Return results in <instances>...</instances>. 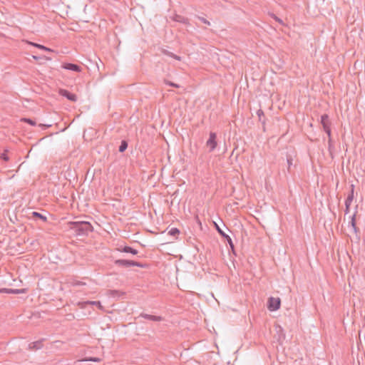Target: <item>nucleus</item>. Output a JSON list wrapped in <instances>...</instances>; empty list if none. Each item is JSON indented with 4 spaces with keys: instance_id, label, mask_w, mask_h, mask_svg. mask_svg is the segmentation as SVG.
<instances>
[{
    "instance_id": "obj_6",
    "label": "nucleus",
    "mask_w": 365,
    "mask_h": 365,
    "mask_svg": "<svg viewBox=\"0 0 365 365\" xmlns=\"http://www.w3.org/2000/svg\"><path fill=\"white\" fill-rule=\"evenodd\" d=\"M58 93L61 96L66 98L68 100L72 102H76L77 101L76 95L69 92L66 89H60Z\"/></svg>"
},
{
    "instance_id": "obj_18",
    "label": "nucleus",
    "mask_w": 365,
    "mask_h": 365,
    "mask_svg": "<svg viewBox=\"0 0 365 365\" xmlns=\"http://www.w3.org/2000/svg\"><path fill=\"white\" fill-rule=\"evenodd\" d=\"M29 43L32 45L34 47H36V48H38L39 49H41V50H44V51H50V52H53V51L51 48L44 46L43 45L38 44L37 43L29 42Z\"/></svg>"
},
{
    "instance_id": "obj_1",
    "label": "nucleus",
    "mask_w": 365,
    "mask_h": 365,
    "mask_svg": "<svg viewBox=\"0 0 365 365\" xmlns=\"http://www.w3.org/2000/svg\"><path fill=\"white\" fill-rule=\"evenodd\" d=\"M69 230L79 237H86L93 231L92 225L87 221H71L68 222Z\"/></svg>"
},
{
    "instance_id": "obj_21",
    "label": "nucleus",
    "mask_w": 365,
    "mask_h": 365,
    "mask_svg": "<svg viewBox=\"0 0 365 365\" xmlns=\"http://www.w3.org/2000/svg\"><path fill=\"white\" fill-rule=\"evenodd\" d=\"M128 148V142L125 140H123L120 143V145L118 148V151L120 153H123Z\"/></svg>"
},
{
    "instance_id": "obj_8",
    "label": "nucleus",
    "mask_w": 365,
    "mask_h": 365,
    "mask_svg": "<svg viewBox=\"0 0 365 365\" xmlns=\"http://www.w3.org/2000/svg\"><path fill=\"white\" fill-rule=\"evenodd\" d=\"M87 305H95V306H97L101 309H103L101 303L99 301H85V302H81L78 303V306L81 309L86 308Z\"/></svg>"
},
{
    "instance_id": "obj_33",
    "label": "nucleus",
    "mask_w": 365,
    "mask_h": 365,
    "mask_svg": "<svg viewBox=\"0 0 365 365\" xmlns=\"http://www.w3.org/2000/svg\"><path fill=\"white\" fill-rule=\"evenodd\" d=\"M39 126H41L43 128H49L51 125L40 124Z\"/></svg>"
},
{
    "instance_id": "obj_15",
    "label": "nucleus",
    "mask_w": 365,
    "mask_h": 365,
    "mask_svg": "<svg viewBox=\"0 0 365 365\" xmlns=\"http://www.w3.org/2000/svg\"><path fill=\"white\" fill-rule=\"evenodd\" d=\"M173 20L177 21V22L182 23L184 24H189V19L187 18H186V17L180 16V15H177L176 14L173 17Z\"/></svg>"
},
{
    "instance_id": "obj_24",
    "label": "nucleus",
    "mask_w": 365,
    "mask_h": 365,
    "mask_svg": "<svg viewBox=\"0 0 365 365\" xmlns=\"http://www.w3.org/2000/svg\"><path fill=\"white\" fill-rule=\"evenodd\" d=\"M21 121L27 123L32 126H34L36 125V122L31 118H24L21 119Z\"/></svg>"
},
{
    "instance_id": "obj_23",
    "label": "nucleus",
    "mask_w": 365,
    "mask_h": 365,
    "mask_svg": "<svg viewBox=\"0 0 365 365\" xmlns=\"http://www.w3.org/2000/svg\"><path fill=\"white\" fill-rule=\"evenodd\" d=\"M110 295L113 297H119L125 294L124 292H120L118 290H110Z\"/></svg>"
},
{
    "instance_id": "obj_30",
    "label": "nucleus",
    "mask_w": 365,
    "mask_h": 365,
    "mask_svg": "<svg viewBox=\"0 0 365 365\" xmlns=\"http://www.w3.org/2000/svg\"><path fill=\"white\" fill-rule=\"evenodd\" d=\"M271 16L275 20L277 21V22H279V24H283V21L282 19H280L279 18H278L275 14H271Z\"/></svg>"
},
{
    "instance_id": "obj_32",
    "label": "nucleus",
    "mask_w": 365,
    "mask_h": 365,
    "mask_svg": "<svg viewBox=\"0 0 365 365\" xmlns=\"http://www.w3.org/2000/svg\"><path fill=\"white\" fill-rule=\"evenodd\" d=\"M66 317H67V319L68 320H73L74 319L75 317H74V314H68L66 315Z\"/></svg>"
},
{
    "instance_id": "obj_31",
    "label": "nucleus",
    "mask_w": 365,
    "mask_h": 365,
    "mask_svg": "<svg viewBox=\"0 0 365 365\" xmlns=\"http://www.w3.org/2000/svg\"><path fill=\"white\" fill-rule=\"evenodd\" d=\"M198 19L200 21H201L202 23L207 24V25H210V22L209 21H207L206 19H205L204 17H201V16H198Z\"/></svg>"
},
{
    "instance_id": "obj_22",
    "label": "nucleus",
    "mask_w": 365,
    "mask_h": 365,
    "mask_svg": "<svg viewBox=\"0 0 365 365\" xmlns=\"http://www.w3.org/2000/svg\"><path fill=\"white\" fill-rule=\"evenodd\" d=\"M180 232L179 229H178L176 227H173L169 230L168 235H170L171 236L176 237V236L179 235Z\"/></svg>"
},
{
    "instance_id": "obj_17",
    "label": "nucleus",
    "mask_w": 365,
    "mask_h": 365,
    "mask_svg": "<svg viewBox=\"0 0 365 365\" xmlns=\"http://www.w3.org/2000/svg\"><path fill=\"white\" fill-rule=\"evenodd\" d=\"M257 115L258 116L259 120L262 123V125L264 126L263 130H265V128H264L265 120H264V114L263 110L262 109H259L257 111Z\"/></svg>"
},
{
    "instance_id": "obj_13",
    "label": "nucleus",
    "mask_w": 365,
    "mask_h": 365,
    "mask_svg": "<svg viewBox=\"0 0 365 365\" xmlns=\"http://www.w3.org/2000/svg\"><path fill=\"white\" fill-rule=\"evenodd\" d=\"M121 252L130 253L133 255H138V251L130 246L120 247L118 249Z\"/></svg>"
},
{
    "instance_id": "obj_29",
    "label": "nucleus",
    "mask_w": 365,
    "mask_h": 365,
    "mask_svg": "<svg viewBox=\"0 0 365 365\" xmlns=\"http://www.w3.org/2000/svg\"><path fill=\"white\" fill-rule=\"evenodd\" d=\"M85 361L98 362L101 361V359L97 357H89V358L86 359Z\"/></svg>"
},
{
    "instance_id": "obj_12",
    "label": "nucleus",
    "mask_w": 365,
    "mask_h": 365,
    "mask_svg": "<svg viewBox=\"0 0 365 365\" xmlns=\"http://www.w3.org/2000/svg\"><path fill=\"white\" fill-rule=\"evenodd\" d=\"M139 317L154 322H160L163 320V318L160 316L150 315L145 313H141Z\"/></svg>"
},
{
    "instance_id": "obj_7",
    "label": "nucleus",
    "mask_w": 365,
    "mask_h": 365,
    "mask_svg": "<svg viewBox=\"0 0 365 365\" xmlns=\"http://www.w3.org/2000/svg\"><path fill=\"white\" fill-rule=\"evenodd\" d=\"M352 188H351V190L350 192V193L348 195L346 200H345V214H348L349 212V208H350V205L353 201V199H354V186L351 185Z\"/></svg>"
},
{
    "instance_id": "obj_10",
    "label": "nucleus",
    "mask_w": 365,
    "mask_h": 365,
    "mask_svg": "<svg viewBox=\"0 0 365 365\" xmlns=\"http://www.w3.org/2000/svg\"><path fill=\"white\" fill-rule=\"evenodd\" d=\"M62 67L65 69L76 71V72H81V67L77 64L71 63H64Z\"/></svg>"
},
{
    "instance_id": "obj_3",
    "label": "nucleus",
    "mask_w": 365,
    "mask_h": 365,
    "mask_svg": "<svg viewBox=\"0 0 365 365\" xmlns=\"http://www.w3.org/2000/svg\"><path fill=\"white\" fill-rule=\"evenodd\" d=\"M281 300L279 297H269L267 302V308L269 311H277L280 308Z\"/></svg>"
},
{
    "instance_id": "obj_34",
    "label": "nucleus",
    "mask_w": 365,
    "mask_h": 365,
    "mask_svg": "<svg viewBox=\"0 0 365 365\" xmlns=\"http://www.w3.org/2000/svg\"><path fill=\"white\" fill-rule=\"evenodd\" d=\"M33 58H34V59H36V60H37V59L40 58V57L36 56H33Z\"/></svg>"
},
{
    "instance_id": "obj_26",
    "label": "nucleus",
    "mask_w": 365,
    "mask_h": 365,
    "mask_svg": "<svg viewBox=\"0 0 365 365\" xmlns=\"http://www.w3.org/2000/svg\"><path fill=\"white\" fill-rule=\"evenodd\" d=\"M292 160H292V156L289 155H287V162L288 164V168H287L288 172H290L291 165H292Z\"/></svg>"
},
{
    "instance_id": "obj_27",
    "label": "nucleus",
    "mask_w": 365,
    "mask_h": 365,
    "mask_svg": "<svg viewBox=\"0 0 365 365\" xmlns=\"http://www.w3.org/2000/svg\"><path fill=\"white\" fill-rule=\"evenodd\" d=\"M132 266H136V267H142V268H145V267H148V265L146 264H143V263H141V262H136V261H133V265Z\"/></svg>"
},
{
    "instance_id": "obj_5",
    "label": "nucleus",
    "mask_w": 365,
    "mask_h": 365,
    "mask_svg": "<svg viewBox=\"0 0 365 365\" xmlns=\"http://www.w3.org/2000/svg\"><path fill=\"white\" fill-rule=\"evenodd\" d=\"M206 145L209 148L210 152H212L215 149L217 145V135L215 133H210V137L206 143Z\"/></svg>"
},
{
    "instance_id": "obj_4",
    "label": "nucleus",
    "mask_w": 365,
    "mask_h": 365,
    "mask_svg": "<svg viewBox=\"0 0 365 365\" xmlns=\"http://www.w3.org/2000/svg\"><path fill=\"white\" fill-rule=\"evenodd\" d=\"M321 123L323 126L324 130L326 132V133L328 135L329 138L331 137V128H330V121L329 118L327 114H323L321 116Z\"/></svg>"
},
{
    "instance_id": "obj_14",
    "label": "nucleus",
    "mask_w": 365,
    "mask_h": 365,
    "mask_svg": "<svg viewBox=\"0 0 365 365\" xmlns=\"http://www.w3.org/2000/svg\"><path fill=\"white\" fill-rule=\"evenodd\" d=\"M43 347V340H38L31 342L29 344V349L31 350H38Z\"/></svg>"
},
{
    "instance_id": "obj_16",
    "label": "nucleus",
    "mask_w": 365,
    "mask_h": 365,
    "mask_svg": "<svg viewBox=\"0 0 365 365\" xmlns=\"http://www.w3.org/2000/svg\"><path fill=\"white\" fill-rule=\"evenodd\" d=\"M356 212L351 216L350 224L354 230V232L355 233H357L358 232H359V229L356 227Z\"/></svg>"
},
{
    "instance_id": "obj_19",
    "label": "nucleus",
    "mask_w": 365,
    "mask_h": 365,
    "mask_svg": "<svg viewBox=\"0 0 365 365\" xmlns=\"http://www.w3.org/2000/svg\"><path fill=\"white\" fill-rule=\"evenodd\" d=\"M162 53L163 54L167 55L168 56H170V57H172V58H175V59H176L178 61H180L181 60V57L180 56H177V55L174 54L173 53H172V52H170V51H169L168 50L163 49L162 51Z\"/></svg>"
},
{
    "instance_id": "obj_11",
    "label": "nucleus",
    "mask_w": 365,
    "mask_h": 365,
    "mask_svg": "<svg viewBox=\"0 0 365 365\" xmlns=\"http://www.w3.org/2000/svg\"><path fill=\"white\" fill-rule=\"evenodd\" d=\"M115 264L122 267H130L133 265V260L128 259H116L114 262Z\"/></svg>"
},
{
    "instance_id": "obj_20",
    "label": "nucleus",
    "mask_w": 365,
    "mask_h": 365,
    "mask_svg": "<svg viewBox=\"0 0 365 365\" xmlns=\"http://www.w3.org/2000/svg\"><path fill=\"white\" fill-rule=\"evenodd\" d=\"M32 216L34 218L41 220L43 222H46L47 221V217L46 216L43 215L42 214H41L40 212H32Z\"/></svg>"
},
{
    "instance_id": "obj_28",
    "label": "nucleus",
    "mask_w": 365,
    "mask_h": 365,
    "mask_svg": "<svg viewBox=\"0 0 365 365\" xmlns=\"http://www.w3.org/2000/svg\"><path fill=\"white\" fill-rule=\"evenodd\" d=\"M164 82L165 84H167L170 86L174 87V88H180V85L175 83L173 82L169 81L168 80H165Z\"/></svg>"
},
{
    "instance_id": "obj_25",
    "label": "nucleus",
    "mask_w": 365,
    "mask_h": 365,
    "mask_svg": "<svg viewBox=\"0 0 365 365\" xmlns=\"http://www.w3.org/2000/svg\"><path fill=\"white\" fill-rule=\"evenodd\" d=\"M7 150H5L3 153L0 155V158L4 161H9V157L7 155Z\"/></svg>"
},
{
    "instance_id": "obj_9",
    "label": "nucleus",
    "mask_w": 365,
    "mask_h": 365,
    "mask_svg": "<svg viewBox=\"0 0 365 365\" xmlns=\"http://www.w3.org/2000/svg\"><path fill=\"white\" fill-rule=\"evenodd\" d=\"M27 289H1L0 292H4L8 294H24L26 293Z\"/></svg>"
},
{
    "instance_id": "obj_2",
    "label": "nucleus",
    "mask_w": 365,
    "mask_h": 365,
    "mask_svg": "<svg viewBox=\"0 0 365 365\" xmlns=\"http://www.w3.org/2000/svg\"><path fill=\"white\" fill-rule=\"evenodd\" d=\"M214 225L217 232L227 242L232 251L233 252V253H235V246L231 237L228 235H227L216 222H214Z\"/></svg>"
}]
</instances>
